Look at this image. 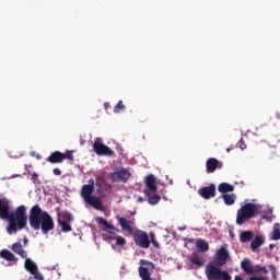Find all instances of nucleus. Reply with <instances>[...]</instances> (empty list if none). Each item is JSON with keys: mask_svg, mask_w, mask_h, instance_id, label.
<instances>
[{"mask_svg": "<svg viewBox=\"0 0 280 280\" xmlns=\"http://www.w3.org/2000/svg\"><path fill=\"white\" fill-rule=\"evenodd\" d=\"M0 219L8 220L7 231L9 235H12V233L23 231V228L27 226V208L20 206L15 211L10 212V200L0 198Z\"/></svg>", "mask_w": 280, "mask_h": 280, "instance_id": "f257e3e1", "label": "nucleus"}, {"mask_svg": "<svg viewBox=\"0 0 280 280\" xmlns=\"http://www.w3.org/2000/svg\"><path fill=\"white\" fill-rule=\"evenodd\" d=\"M28 222L33 231H42L43 235H47L56 229L54 218L49 215V212L43 211L39 205H35L31 208Z\"/></svg>", "mask_w": 280, "mask_h": 280, "instance_id": "f03ea898", "label": "nucleus"}, {"mask_svg": "<svg viewBox=\"0 0 280 280\" xmlns=\"http://www.w3.org/2000/svg\"><path fill=\"white\" fill-rule=\"evenodd\" d=\"M241 268L243 272L249 277V280H268L266 277H257L255 275H259V272H264V275H268V269L266 267H261L259 265L250 264V259L244 258L241 262Z\"/></svg>", "mask_w": 280, "mask_h": 280, "instance_id": "7ed1b4c3", "label": "nucleus"}, {"mask_svg": "<svg viewBox=\"0 0 280 280\" xmlns=\"http://www.w3.org/2000/svg\"><path fill=\"white\" fill-rule=\"evenodd\" d=\"M259 205L247 202L241 209L237 210L236 213V224L242 226V224H246L248 220L255 218L257 215V211H259Z\"/></svg>", "mask_w": 280, "mask_h": 280, "instance_id": "20e7f679", "label": "nucleus"}, {"mask_svg": "<svg viewBox=\"0 0 280 280\" xmlns=\"http://www.w3.org/2000/svg\"><path fill=\"white\" fill-rule=\"evenodd\" d=\"M93 150L97 156H115V151L108 148V145L102 143L101 138H96L93 143Z\"/></svg>", "mask_w": 280, "mask_h": 280, "instance_id": "39448f33", "label": "nucleus"}, {"mask_svg": "<svg viewBox=\"0 0 280 280\" xmlns=\"http://www.w3.org/2000/svg\"><path fill=\"white\" fill-rule=\"evenodd\" d=\"M113 183H128L132 174L127 168H120L119 171L108 174Z\"/></svg>", "mask_w": 280, "mask_h": 280, "instance_id": "423d86ee", "label": "nucleus"}, {"mask_svg": "<svg viewBox=\"0 0 280 280\" xmlns=\"http://www.w3.org/2000/svg\"><path fill=\"white\" fill-rule=\"evenodd\" d=\"M222 269H220L219 266L215 265V262L210 261L206 266V277L208 280H220V277H222Z\"/></svg>", "mask_w": 280, "mask_h": 280, "instance_id": "0eeeda50", "label": "nucleus"}, {"mask_svg": "<svg viewBox=\"0 0 280 280\" xmlns=\"http://www.w3.org/2000/svg\"><path fill=\"white\" fill-rule=\"evenodd\" d=\"M133 242L140 248H148L150 246V236H148V233L137 230L133 233Z\"/></svg>", "mask_w": 280, "mask_h": 280, "instance_id": "6e6552de", "label": "nucleus"}, {"mask_svg": "<svg viewBox=\"0 0 280 280\" xmlns=\"http://www.w3.org/2000/svg\"><path fill=\"white\" fill-rule=\"evenodd\" d=\"M229 257V249H226L224 246H221L215 253L213 264L217 265L219 268H222V266H226Z\"/></svg>", "mask_w": 280, "mask_h": 280, "instance_id": "1a4fd4ad", "label": "nucleus"}, {"mask_svg": "<svg viewBox=\"0 0 280 280\" xmlns=\"http://www.w3.org/2000/svg\"><path fill=\"white\" fill-rule=\"evenodd\" d=\"M93 191H95V180L90 179L89 184H85L81 188V196L83 200L88 201L93 197Z\"/></svg>", "mask_w": 280, "mask_h": 280, "instance_id": "9d476101", "label": "nucleus"}, {"mask_svg": "<svg viewBox=\"0 0 280 280\" xmlns=\"http://www.w3.org/2000/svg\"><path fill=\"white\" fill-rule=\"evenodd\" d=\"M198 194L205 200H211V198H215V185L210 184L209 186L202 187L198 190Z\"/></svg>", "mask_w": 280, "mask_h": 280, "instance_id": "9b49d317", "label": "nucleus"}, {"mask_svg": "<svg viewBox=\"0 0 280 280\" xmlns=\"http://www.w3.org/2000/svg\"><path fill=\"white\" fill-rule=\"evenodd\" d=\"M118 222L122 231H126L127 233H129V235H132L135 233V221H130L124 217H120L118 218Z\"/></svg>", "mask_w": 280, "mask_h": 280, "instance_id": "f8f14e48", "label": "nucleus"}, {"mask_svg": "<svg viewBox=\"0 0 280 280\" xmlns=\"http://www.w3.org/2000/svg\"><path fill=\"white\" fill-rule=\"evenodd\" d=\"M96 222L102 231H116L117 233H119V229L108 223V221L102 217L96 218Z\"/></svg>", "mask_w": 280, "mask_h": 280, "instance_id": "ddd939ff", "label": "nucleus"}, {"mask_svg": "<svg viewBox=\"0 0 280 280\" xmlns=\"http://www.w3.org/2000/svg\"><path fill=\"white\" fill-rule=\"evenodd\" d=\"M48 163L58 164L65 162V153L60 151H55L46 159Z\"/></svg>", "mask_w": 280, "mask_h": 280, "instance_id": "4468645a", "label": "nucleus"}, {"mask_svg": "<svg viewBox=\"0 0 280 280\" xmlns=\"http://www.w3.org/2000/svg\"><path fill=\"white\" fill-rule=\"evenodd\" d=\"M11 250L15 253V255H19L21 259H27V252L23 249V244H21V242L13 243L11 246Z\"/></svg>", "mask_w": 280, "mask_h": 280, "instance_id": "2eb2a0df", "label": "nucleus"}, {"mask_svg": "<svg viewBox=\"0 0 280 280\" xmlns=\"http://www.w3.org/2000/svg\"><path fill=\"white\" fill-rule=\"evenodd\" d=\"M219 161L215 158H209L206 162V170L208 174H213L218 170Z\"/></svg>", "mask_w": 280, "mask_h": 280, "instance_id": "dca6fc26", "label": "nucleus"}, {"mask_svg": "<svg viewBox=\"0 0 280 280\" xmlns=\"http://www.w3.org/2000/svg\"><path fill=\"white\" fill-rule=\"evenodd\" d=\"M145 187L149 188V191H156L159 186H156V177L151 174L145 177Z\"/></svg>", "mask_w": 280, "mask_h": 280, "instance_id": "f3484780", "label": "nucleus"}, {"mask_svg": "<svg viewBox=\"0 0 280 280\" xmlns=\"http://www.w3.org/2000/svg\"><path fill=\"white\" fill-rule=\"evenodd\" d=\"M85 202L90 205V207H93L94 209H96L97 211H102L104 207V205L102 203V200H100V198L95 196L90 197Z\"/></svg>", "mask_w": 280, "mask_h": 280, "instance_id": "a211bd4d", "label": "nucleus"}, {"mask_svg": "<svg viewBox=\"0 0 280 280\" xmlns=\"http://www.w3.org/2000/svg\"><path fill=\"white\" fill-rule=\"evenodd\" d=\"M189 259L194 266H197L198 268H202L205 266V260H202V256L198 254V252H194L190 256Z\"/></svg>", "mask_w": 280, "mask_h": 280, "instance_id": "6ab92c4d", "label": "nucleus"}, {"mask_svg": "<svg viewBox=\"0 0 280 280\" xmlns=\"http://www.w3.org/2000/svg\"><path fill=\"white\" fill-rule=\"evenodd\" d=\"M24 268L31 275H35L38 270V265H36V262H34V260H32L31 258H26L24 262Z\"/></svg>", "mask_w": 280, "mask_h": 280, "instance_id": "aec40b11", "label": "nucleus"}, {"mask_svg": "<svg viewBox=\"0 0 280 280\" xmlns=\"http://www.w3.org/2000/svg\"><path fill=\"white\" fill-rule=\"evenodd\" d=\"M218 191L220 194H231L233 191H235V186L229 184V183H221L219 186H218Z\"/></svg>", "mask_w": 280, "mask_h": 280, "instance_id": "412c9836", "label": "nucleus"}, {"mask_svg": "<svg viewBox=\"0 0 280 280\" xmlns=\"http://www.w3.org/2000/svg\"><path fill=\"white\" fill-rule=\"evenodd\" d=\"M0 257L5 259V261H19V258H16V256L9 249H2L0 252Z\"/></svg>", "mask_w": 280, "mask_h": 280, "instance_id": "4be33fe9", "label": "nucleus"}, {"mask_svg": "<svg viewBox=\"0 0 280 280\" xmlns=\"http://www.w3.org/2000/svg\"><path fill=\"white\" fill-rule=\"evenodd\" d=\"M196 248L199 253H207L209 252V243L202 238L196 241Z\"/></svg>", "mask_w": 280, "mask_h": 280, "instance_id": "5701e85b", "label": "nucleus"}, {"mask_svg": "<svg viewBox=\"0 0 280 280\" xmlns=\"http://www.w3.org/2000/svg\"><path fill=\"white\" fill-rule=\"evenodd\" d=\"M221 198L224 201V205L231 207V205H235V200H237V196L235 194H225L222 195Z\"/></svg>", "mask_w": 280, "mask_h": 280, "instance_id": "b1692460", "label": "nucleus"}, {"mask_svg": "<svg viewBox=\"0 0 280 280\" xmlns=\"http://www.w3.org/2000/svg\"><path fill=\"white\" fill-rule=\"evenodd\" d=\"M145 196L148 197V202L149 205H159V202H161V196L156 195V194H151L150 191L145 192Z\"/></svg>", "mask_w": 280, "mask_h": 280, "instance_id": "393cba45", "label": "nucleus"}, {"mask_svg": "<svg viewBox=\"0 0 280 280\" xmlns=\"http://www.w3.org/2000/svg\"><path fill=\"white\" fill-rule=\"evenodd\" d=\"M264 245V236H256L254 241L250 243V248L253 253L257 250L260 246Z\"/></svg>", "mask_w": 280, "mask_h": 280, "instance_id": "a878e982", "label": "nucleus"}, {"mask_svg": "<svg viewBox=\"0 0 280 280\" xmlns=\"http://www.w3.org/2000/svg\"><path fill=\"white\" fill-rule=\"evenodd\" d=\"M253 235H254L253 231H244L240 235V241L243 244L246 242H250V241H253Z\"/></svg>", "mask_w": 280, "mask_h": 280, "instance_id": "bb28decb", "label": "nucleus"}, {"mask_svg": "<svg viewBox=\"0 0 280 280\" xmlns=\"http://www.w3.org/2000/svg\"><path fill=\"white\" fill-rule=\"evenodd\" d=\"M140 268H143L145 270H148L149 272H154V262L150 261V260H140Z\"/></svg>", "mask_w": 280, "mask_h": 280, "instance_id": "cd10ccee", "label": "nucleus"}, {"mask_svg": "<svg viewBox=\"0 0 280 280\" xmlns=\"http://www.w3.org/2000/svg\"><path fill=\"white\" fill-rule=\"evenodd\" d=\"M139 275L142 280H152V271H148L143 267H139Z\"/></svg>", "mask_w": 280, "mask_h": 280, "instance_id": "c85d7f7f", "label": "nucleus"}, {"mask_svg": "<svg viewBox=\"0 0 280 280\" xmlns=\"http://www.w3.org/2000/svg\"><path fill=\"white\" fill-rule=\"evenodd\" d=\"M271 240H273V241L280 240V224L279 223H276L273 225V231H272V234H271Z\"/></svg>", "mask_w": 280, "mask_h": 280, "instance_id": "c756f323", "label": "nucleus"}, {"mask_svg": "<svg viewBox=\"0 0 280 280\" xmlns=\"http://www.w3.org/2000/svg\"><path fill=\"white\" fill-rule=\"evenodd\" d=\"M59 226H61V230L63 233H71V222H58Z\"/></svg>", "mask_w": 280, "mask_h": 280, "instance_id": "7c9ffc66", "label": "nucleus"}, {"mask_svg": "<svg viewBox=\"0 0 280 280\" xmlns=\"http://www.w3.org/2000/svg\"><path fill=\"white\" fill-rule=\"evenodd\" d=\"M58 222H71V213L69 212H61L60 213V219Z\"/></svg>", "mask_w": 280, "mask_h": 280, "instance_id": "2f4dec72", "label": "nucleus"}, {"mask_svg": "<svg viewBox=\"0 0 280 280\" xmlns=\"http://www.w3.org/2000/svg\"><path fill=\"white\" fill-rule=\"evenodd\" d=\"M126 109V105H124L122 101H119L114 107V113H121V110Z\"/></svg>", "mask_w": 280, "mask_h": 280, "instance_id": "473e14b6", "label": "nucleus"}, {"mask_svg": "<svg viewBox=\"0 0 280 280\" xmlns=\"http://www.w3.org/2000/svg\"><path fill=\"white\" fill-rule=\"evenodd\" d=\"M67 159H68V161H71V163H73V161H74L73 151H66L63 153V161H67Z\"/></svg>", "mask_w": 280, "mask_h": 280, "instance_id": "72a5a7b5", "label": "nucleus"}, {"mask_svg": "<svg viewBox=\"0 0 280 280\" xmlns=\"http://www.w3.org/2000/svg\"><path fill=\"white\" fill-rule=\"evenodd\" d=\"M116 246H126V238L122 236L116 237Z\"/></svg>", "mask_w": 280, "mask_h": 280, "instance_id": "f704fd0d", "label": "nucleus"}, {"mask_svg": "<svg viewBox=\"0 0 280 280\" xmlns=\"http://www.w3.org/2000/svg\"><path fill=\"white\" fill-rule=\"evenodd\" d=\"M31 275L35 280H45V277L43 276V273L38 272V269L35 271V273H31Z\"/></svg>", "mask_w": 280, "mask_h": 280, "instance_id": "c9c22d12", "label": "nucleus"}, {"mask_svg": "<svg viewBox=\"0 0 280 280\" xmlns=\"http://www.w3.org/2000/svg\"><path fill=\"white\" fill-rule=\"evenodd\" d=\"M220 280H231V275H229L226 271H223L221 273Z\"/></svg>", "mask_w": 280, "mask_h": 280, "instance_id": "e433bc0d", "label": "nucleus"}, {"mask_svg": "<svg viewBox=\"0 0 280 280\" xmlns=\"http://www.w3.org/2000/svg\"><path fill=\"white\" fill-rule=\"evenodd\" d=\"M237 147L240 148V150H246V142H244V140L241 139V140L237 142Z\"/></svg>", "mask_w": 280, "mask_h": 280, "instance_id": "4c0bfd02", "label": "nucleus"}, {"mask_svg": "<svg viewBox=\"0 0 280 280\" xmlns=\"http://www.w3.org/2000/svg\"><path fill=\"white\" fill-rule=\"evenodd\" d=\"M52 174H55V176H60L62 174V171H60V168H54Z\"/></svg>", "mask_w": 280, "mask_h": 280, "instance_id": "58836bf2", "label": "nucleus"}, {"mask_svg": "<svg viewBox=\"0 0 280 280\" xmlns=\"http://www.w3.org/2000/svg\"><path fill=\"white\" fill-rule=\"evenodd\" d=\"M271 215H272L271 212H269V213H267V214H264V215H262V220H270Z\"/></svg>", "mask_w": 280, "mask_h": 280, "instance_id": "ea45409f", "label": "nucleus"}, {"mask_svg": "<svg viewBox=\"0 0 280 280\" xmlns=\"http://www.w3.org/2000/svg\"><path fill=\"white\" fill-rule=\"evenodd\" d=\"M32 180H33V183L36 184V180H38V174L34 173V174L32 175Z\"/></svg>", "mask_w": 280, "mask_h": 280, "instance_id": "a19ab883", "label": "nucleus"}, {"mask_svg": "<svg viewBox=\"0 0 280 280\" xmlns=\"http://www.w3.org/2000/svg\"><path fill=\"white\" fill-rule=\"evenodd\" d=\"M151 244H153V246H154L155 248H159V242H156L155 238H152V240H151Z\"/></svg>", "mask_w": 280, "mask_h": 280, "instance_id": "79ce46f5", "label": "nucleus"}, {"mask_svg": "<svg viewBox=\"0 0 280 280\" xmlns=\"http://www.w3.org/2000/svg\"><path fill=\"white\" fill-rule=\"evenodd\" d=\"M23 242H24V246H27V244H30V240L27 237H24Z\"/></svg>", "mask_w": 280, "mask_h": 280, "instance_id": "37998d69", "label": "nucleus"}, {"mask_svg": "<svg viewBox=\"0 0 280 280\" xmlns=\"http://www.w3.org/2000/svg\"><path fill=\"white\" fill-rule=\"evenodd\" d=\"M108 106H109L108 103H105V104H104V107H105V108H108Z\"/></svg>", "mask_w": 280, "mask_h": 280, "instance_id": "c03bdc74", "label": "nucleus"}, {"mask_svg": "<svg viewBox=\"0 0 280 280\" xmlns=\"http://www.w3.org/2000/svg\"><path fill=\"white\" fill-rule=\"evenodd\" d=\"M139 202H143V198L140 197V198H139Z\"/></svg>", "mask_w": 280, "mask_h": 280, "instance_id": "a18cd8bd", "label": "nucleus"}, {"mask_svg": "<svg viewBox=\"0 0 280 280\" xmlns=\"http://www.w3.org/2000/svg\"><path fill=\"white\" fill-rule=\"evenodd\" d=\"M108 240H115V237H113V236H109V237H108Z\"/></svg>", "mask_w": 280, "mask_h": 280, "instance_id": "49530a36", "label": "nucleus"}, {"mask_svg": "<svg viewBox=\"0 0 280 280\" xmlns=\"http://www.w3.org/2000/svg\"><path fill=\"white\" fill-rule=\"evenodd\" d=\"M269 248H275V245H269Z\"/></svg>", "mask_w": 280, "mask_h": 280, "instance_id": "de8ad7c7", "label": "nucleus"}, {"mask_svg": "<svg viewBox=\"0 0 280 280\" xmlns=\"http://www.w3.org/2000/svg\"><path fill=\"white\" fill-rule=\"evenodd\" d=\"M226 152H231V149H226Z\"/></svg>", "mask_w": 280, "mask_h": 280, "instance_id": "09e8293b", "label": "nucleus"}]
</instances>
